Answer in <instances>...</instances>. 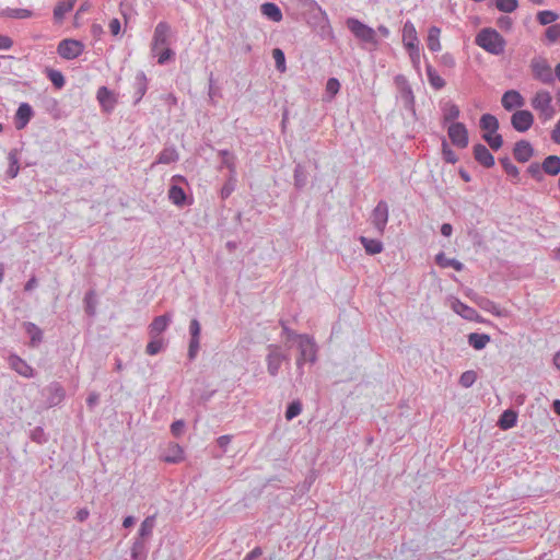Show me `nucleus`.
I'll return each mask as SVG.
<instances>
[{"instance_id":"nucleus-12","label":"nucleus","mask_w":560,"mask_h":560,"mask_svg":"<svg viewBox=\"0 0 560 560\" xmlns=\"http://www.w3.org/2000/svg\"><path fill=\"white\" fill-rule=\"evenodd\" d=\"M472 154L475 160L483 167L490 168L495 163L494 156L491 154L489 149L482 143H477L472 147Z\"/></svg>"},{"instance_id":"nucleus-2","label":"nucleus","mask_w":560,"mask_h":560,"mask_svg":"<svg viewBox=\"0 0 560 560\" xmlns=\"http://www.w3.org/2000/svg\"><path fill=\"white\" fill-rule=\"evenodd\" d=\"M346 26L359 42L371 45L374 48L378 46L376 31L361 22L359 19L348 18L346 20Z\"/></svg>"},{"instance_id":"nucleus-61","label":"nucleus","mask_w":560,"mask_h":560,"mask_svg":"<svg viewBox=\"0 0 560 560\" xmlns=\"http://www.w3.org/2000/svg\"><path fill=\"white\" fill-rule=\"evenodd\" d=\"M546 37L551 43L556 42L560 37V24L550 25L546 30Z\"/></svg>"},{"instance_id":"nucleus-34","label":"nucleus","mask_w":560,"mask_h":560,"mask_svg":"<svg viewBox=\"0 0 560 560\" xmlns=\"http://www.w3.org/2000/svg\"><path fill=\"white\" fill-rule=\"evenodd\" d=\"M516 420L517 413L512 409H508L500 416L498 424L502 430H508L516 424Z\"/></svg>"},{"instance_id":"nucleus-51","label":"nucleus","mask_w":560,"mask_h":560,"mask_svg":"<svg viewBox=\"0 0 560 560\" xmlns=\"http://www.w3.org/2000/svg\"><path fill=\"white\" fill-rule=\"evenodd\" d=\"M163 346L164 341L162 338H151V341L145 347V352L149 355H155L163 349Z\"/></svg>"},{"instance_id":"nucleus-28","label":"nucleus","mask_w":560,"mask_h":560,"mask_svg":"<svg viewBox=\"0 0 560 560\" xmlns=\"http://www.w3.org/2000/svg\"><path fill=\"white\" fill-rule=\"evenodd\" d=\"M261 13L272 22H280L282 20V12L280 8L273 2L262 3L260 7Z\"/></svg>"},{"instance_id":"nucleus-36","label":"nucleus","mask_w":560,"mask_h":560,"mask_svg":"<svg viewBox=\"0 0 560 560\" xmlns=\"http://www.w3.org/2000/svg\"><path fill=\"white\" fill-rule=\"evenodd\" d=\"M440 33L441 30L438 26H431L429 28L427 45L431 51H439L441 49Z\"/></svg>"},{"instance_id":"nucleus-5","label":"nucleus","mask_w":560,"mask_h":560,"mask_svg":"<svg viewBox=\"0 0 560 560\" xmlns=\"http://www.w3.org/2000/svg\"><path fill=\"white\" fill-rule=\"evenodd\" d=\"M84 50V45L77 39H62L57 47L58 55L67 60L78 58Z\"/></svg>"},{"instance_id":"nucleus-37","label":"nucleus","mask_w":560,"mask_h":560,"mask_svg":"<svg viewBox=\"0 0 560 560\" xmlns=\"http://www.w3.org/2000/svg\"><path fill=\"white\" fill-rule=\"evenodd\" d=\"M435 261L439 266L443 268L452 267L456 271H462L464 269V265L459 260L454 258H447L443 252L439 253L435 256Z\"/></svg>"},{"instance_id":"nucleus-18","label":"nucleus","mask_w":560,"mask_h":560,"mask_svg":"<svg viewBox=\"0 0 560 560\" xmlns=\"http://www.w3.org/2000/svg\"><path fill=\"white\" fill-rule=\"evenodd\" d=\"M171 27L166 22H159L154 30L152 50L155 51L160 46L167 45V38Z\"/></svg>"},{"instance_id":"nucleus-39","label":"nucleus","mask_w":560,"mask_h":560,"mask_svg":"<svg viewBox=\"0 0 560 560\" xmlns=\"http://www.w3.org/2000/svg\"><path fill=\"white\" fill-rule=\"evenodd\" d=\"M219 155L221 156L220 167H226L230 174H236L235 155L229 150H220Z\"/></svg>"},{"instance_id":"nucleus-27","label":"nucleus","mask_w":560,"mask_h":560,"mask_svg":"<svg viewBox=\"0 0 560 560\" xmlns=\"http://www.w3.org/2000/svg\"><path fill=\"white\" fill-rule=\"evenodd\" d=\"M77 0H60L54 9V19L56 22H61L65 15L70 12Z\"/></svg>"},{"instance_id":"nucleus-50","label":"nucleus","mask_w":560,"mask_h":560,"mask_svg":"<svg viewBox=\"0 0 560 560\" xmlns=\"http://www.w3.org/2000/svg\"><path fill=\"white\" fill-rule=\"evenodd\" d=\"M559 15L550 10L540 11L537 14V20L541 25H548L557 21Z\"/></svg>"},{"instance_id":"nucleus-4","label":"nucleus","mask_w":560,"mask_h":560,"mask_svg":"<svg viewBox=\"0 0 560 560\" xmlns=\"http://www.w3.org/2000/svg\"><path fill=\"white\" fill-rule=\"evenodd\" d=\"M284 361H289V357L281 351L280 346L269 345L268 354L266 357L268 373L271 376H277L280 371L281 364Z\"/></svg>"},{"instance_id":"nucleus-42","label":"nucleus","mask_w":560,"mask_h":560,"mask_svg":"<svg viewBox=\"0 0 560 560\" xmlns=\"http://www.w3.org/2000/svg\"><path fill=\"white\" fill-rule=\"evenodd\" d=\"M84 311L89 316H94L96 314V294L94 290H90L85 293L84 296Z\"/></svg>"},{"instance_id":"nucleus-30","label":"nucleus","mask_w":560,"mask_h":560,"mask_svg":"<svg viewBox=\"0 0 560 560\" xmlns=\"http://www.w3.org/2000/svg\"><path fill=\"white\" fill-rule=\"evenodd\" d=\"M488 334L471 332L468 335V345L475 350H482L490 342Z\"/></svg>"},{"instance_id":"nucleus-43","label":"nucleus","mask_w":560,"mask_h":560,"mask_svg":"<svg viewBox=\"0 0 560 560\" xmlns=\"http://www.w3.org/2000/svg\"><path fill=\"white\" fill-rule=\"evenodd\" d=\"M8 160H9V167L7 170V176L9 178H15L20 171L19 158H18L16 150H12L9 152Z\"/></svg>"},{"instance_id":"nucleus-33","label":"nucleus","mask_w":560,"mask_h":560,"mask_svg":"<svg viewBox=\"0 0 560 560\" xmlns=\"http://www.w3.org/2000/svg\"><path fill=\"white\" fill-rule=\"evenodd\" d=\"M443 110V121L446 122H456L455 120L459 117L460 110L459 107L452 103L447 102L442 107Z\"/></svg>"},{"instance_id":"nucleus-1","label":"nucleus","mask_w":560,"mask_h":560,"mask_svg":"<svg viewBox=\"0 0 560 560\" xmlns=\"http://www.w3.org/2000/svg\"><path fill=\"white\" fill-rule=\"evenodd\" d=\"M476 45L485 49L487 52L499 56L505 50L506 40L495 30L491 27L482 28L475 38Z\"/></svg>"},{"instance_id":"nucleus-58","label":"nucleus","mask_w":560,"mask_h":560,"mask_svg":"<svg viewBox=\"0 0 560 560\" xmlns=\"http://www.w3.org/2000/svg\"><path fill=\"white\" fill-rule=\"evenodd\" d=\"M208 95H209V101L212 104H215L214 98L217 96H221L219 88L215 86V81H214L212 72L209 75V91H208Z\"/></svg>"},{"instance_id":"nucleus-26","label":"nucleus","mask_w":560,"mask_h":560,"mask_svg":"<svg viewBox=\"0 0 560 560\" xmlns=\"http://www.w3.org/2000/svg\"><path fill=\"white\" fill-rule=\"evenodd\" d=\"M168 199L177 207H184L187 203V195L178 185H172L170 187Z\"/></svg>"},{"instance_id":"nucleus-32","label":"nucleus","mask_w":560,"mask_h":560,"mask_svg":"<svg viewBox=\"0 0 560 560\" xmlns=\"http://www.w3.org/2000/svg\"><path fill=\"white\" fill-rule=\"evenodd\" d=\"M480 128L486 133H495L499 129V120L492 114H483L480 118Z\"/></svg>"},{"instance_id":"nucleus-19","label":"nucleus","mask_w":560,"mask_h":560,"mask_svg":"<svg viewBox=\"0 0 560 560\" xmlns=\"http://www.w3.org/2000/svg\"><path fill=\"white\" fill-rule=\"evenodd\" d=\"M161 459L168 464H177L184 459V450L177 443H170Z\"/></svg>"},{"instance_id":"nucleus-48","label":"nucleus","mask_w":560,"mask_h":560,"mask_svg":"<svg viewBox=\"0 0 560 560\" xmlns=\"http://www.w3.org/2000/svg\"><path fill=\"white\" fill-rule=\"evenodd\" d=\"M518 7L517 0H497L495 8L504 13H511L515 11Z\"/></svg>"},{"instance_id":"nucleus-35","label":"nucleus","mask_w":560,"mask_h":560,"mask_svg":"<svg viewBox=\"0 0 560 560\" xmlns=\"http://www.w3.org/2000/svg\"><path fill=\"white\" fill-rule=\"evenodd\" d=\"M425 71L429 83L434 90H441L445 86V80L439 75L436 70L430 63H427Z\"/></svg>"},{"instance_id":"nucleus-63","label":"nucleus","mask_w":560,"mask_h":560,"mask_svg":"<svg viewBox=\"0 0 560 560\" xmlns=\"http://www.w3.org/2000/svg\"><path fill=\"white\" fill-rule=\"evenodd\" d=\"M31 439L36 442V443H45L47 441L46 436H45V432L43 430V428L40 427H36L32 432H31Z\"/></svg>"},{"instance_id":"nucleus-47","label":"nucleus","mask_w":560,"mask_h":560,"mask_svg":"<svg viewBox=\"0 0 560 560\" xmlns=\"http://www.w3.org/2000/svg\"><path fill=\"white\" fill-rule=\"evenodd\" d=\"M1 15L13 18V19H28L32 16V11L27 9H5L1 12Z\"/></svg>"},{"instance_id":"nucleus-29","label":"nucleus","mask_w":560,"mask_h":560,"mask_svg":"<svg viewBox=\"0 0 560 560\" xmlns=\"http://www.w3.org/2000/svg\"><path fill=\"white\" fill-rule=\"evenodd\" d=\"M179 159L178 152L174 147L164 148L158 155L156 164H171Z\"/></svg>"},{"instance_id":"nucleus-38","label":"nucleus","mask_w":560,"mask_h":560,"mask_svg":"<svg viewBox=\"0 0 560 560\" xmlns=\"http://www.w3.org/2000/svg\"><path fill=\"white\" fill-rule=\"evenodd\" d=\"M24 327L26 332L30 335L31 338V346L35 347L43 340V331L42 329L35 325L34 323L26 322L24 323Z\"/></svg>"},{"instance_id":"nucleus-17","label":"nucleus","mask_w":560,"mask_h":560,"mask_svg":"<svg viewBox=\"0 0 560 560\" xmlns=\"http://www.w3.org/2000/svg\"><path fill=\"white\" fill-rule=\"evenodd\" d=\"M402 43L407 50L419 47V39H418L417 31H416L413 23L410 21H407L404 24Z\"/></svg>"},{"instance_id":"nucleus-24","label":"nucleus","mask_w":560,"mask_h":560,"mask_svg":"<svg viewBox=\"0 0 560 560\" xmlns=\"http://www.w3.org/2000/svg\"><path fill=\"white\" fill-rule=\"evenodd\" d=\"M452 308L454 310V312H456L458 315H460L465 319L474 320L478 317V313L475 308L466 305L458 299H456L452 303Z\"/></svg>"},{"instance_id":"nucleus-3","label":"nucleus","mask_w":560,"mask_h":560,"mask_svg":"<svg viewBox=\"0 0 560 560\" xmlns=\"http://www.w3.org/2000/svg\"><path fill=\"white\" fill-rule=\"evenodd\" d=\"M533 78L544 84H553L555 75L548 60L544 57H535L530 60Z\"/></svg>"},{"instance_id":"nucleus-15","label":"nucleus","mask_w":560,"mask_h":560,"mask_svg":"<svg viewBox=\"0 0 560 560\" xmlns=\"http://www.w3.org/2000/svg\"><path fill=\"white\" fill-rule=\"evenodd\" d=\"M501 104L505 110H513L514 108L523 107L525 100L518 91L509 90L503 94Z\"/></svg>"},{"instance_id":"nucleus-8","label":"nucleus","mask_w":560,"mask_h":560,"mask_svg":"<svg viewBox=\"0 0 560 560\" xmlns=\"http://www.w3.org/2000/svg\"><path fill=\"white\" fill-rule=\"evenodd\" d=\"M533 124L534 115L527 109L516 110L511 117V125L518 132L527 131Z\"/></svg>"},{"instance_id":"nucleus-20","label":"nucleus","mask_w":560,"mask_h":560,"mask_svg":"<svg viewBox=\"0 0 560 560\" xmlns=\"http://www.w3.org/2000/svg\"><path fill=\"white\" fill-rule=\"evenodd\" d=\"M396 80L402 81V86L400 89V96H401V100L404 101L405 108L415 113L416 112L415 95H413L411 86L408 84V82L406 81V79L402 75H398L396 78Z\"/></svg>"},{"instance_id":"nucleus-6","label":"nucleus","mask_w":560,"mask_h":560,"mask_svg":"<svg viewBox=\"0 0 560 560\" xmlns=\"http://www.w3.org/2000/svg\"><path fill=\"white\" fill-rule=\"evenodd\" d=\"M447 135L455 147L465 149L468 145V130L463 122H452L448 126Z\"/></svg>"},{"instance_id":"nucleus-31","label":"nucleus","mask_w":560,"mask_h":560,"mask_svg":"<svg viewBox=\"0 0 560 560\" xmlns=\"http://www.w3.org/2000/svg\"><path fill=\"white\" fill-rule=\"evenodd\" d=\"M155 521H156L155 515L147 516L140 525V528L138 532V537L145 539V540L148 538H150L152 536L153 529L155 527Z\"/></svg>"},{"instance_id":"nucleus-21","label":"nucleus","mask_w":560,"mask_h":560,"mask_svg":"<svg viewBox=\"0 0 560 560\" xmlns=\"http://www.w3.org/2000/svg\"><path fill=\"white\" fill-rule=\"evenodd\" d=\"M96 97L104 110L110 112L115 107V104H116L115 95L106 86H101L97 90Z\"/></svg>"},{"instance_id":"nucleus-46","label":"nucleus","mask_w":560,"mask_h":560,"mask_svg":"<svg viewBox=\"0 0 560 560\" xmlns=\"http://www.w3.org/2000/svg\"><path fill=\"white\" fill-rule=\"evenodd\" d=\"M482 139L488 143V145L498 151L503 145V138L500 133H483Z\"/></svg>"},{"instance_id":"nucleus-55","label":"nucleus","mask_w":560,"mask_h":560,"mask_svg":"<svg viewBox=\"0 0 560 560\" xmlns=\"http://www.w3.org/2000/svg\"><path fill=\"white\" fill-rule=\"evenodd\" d=\"M526 172L536 180L541 182L544 179V171L541 164L538 162H533L528 165Z\"/></svg>"},{"instance_id":"nucleus-41","label":"nucleus","mask_w":560,"mask_h":560,"mask_svg":"<svg viewBox=\"0 0 560 560\" xmlns=\"http://www.w3.org/2000/svg\"><path fill=\"white\" fill-rule=\"evenodd\" d=\"M294 187L299 190L303 189L307 184V172L301 164H296L294 168Z\"/></svg>"},{"instance_id":"nucleus-23","label":"nucleus","mask_w":560,"mask_h":560,"mask_svg":"<svg viewBox=\"0 0 560 560\" xmlns=\"http://www.w3.org/2000/svg\"><path fill=\"white\" fill-rule=\"evenodd\" d=\"M552 103V96L548 91L540 90L530 100V105L535 110L544 109Z\"/></svg>"},{"instance_id":"nucleus-16","label":"nucleus","mask_w":560,"mask_h":560,"mask_svg":"<svg viewBox=\"0 0 560 560\" xmlns=\"http://www.w3.org/2000/svg\"><path fill=\"white\" fill-rule=\"evenodd\" d=\"M34 115L33 108L28 103L20 104L14 118L15 128L24 129Z\"/></svg>"},{"instance_id":"nucleus-59","label":"nucleus","mask_w":560,"mask_h":560,"mask_svg":"<svg viewBox=\"0 0 560 560\" xmlns=\"http://www.w3.org/2000/svg\"><path fill=\"white\" fill-rule=\"evenodd\" d=\"M200 347V338H190L189 347H188V359L190 361L195 360Z\"/></svg>"},{"instance_id":"nucleus-54","label":"nucleus","mask_w":560,"mask_h":560,"mask_svg":"<svg viewBox=\"0 0 560 560\" xmlns=\"http://www.w3.org/2000/svg\"><path fill=\"white\" fill-rule=\"evenodd\" d=\"M442 154L447 163L455 164L458 161L456 153L450 148L445 139L442 141Z\"/></svg>"},{"instance_id":"nucleus-40","label":"nucleus","mask_w":560,"mask_h":560,"mask_svg":"<svg viewBox=\"0 0 560 560\" xmlns=\"http://www.w3.org/2000/svg\"><path fill=\"white\" fill-rule=\"evenodd\" d=\"M360 242L363 245L365 252L370 255L380 254L383 250V244L378 240L361 236Z\"/></svg>"},{"instance_id":"nucleus-22","label":"nucleus","mask_w":560,"mask_h":560,"mask_svg":"<svg viewBox=\"0 0 560 560\" xmlns=\"http://www.w3.org/2000/svg\"><path fill=\"white\" fill-rule=\"evenodd\" d=\"M133 89H135V102L133 103L138 104L142 100V97L144 96V94L147 93V90H148V80H147V75L144 74L143 71H139L136 74Z\"/></svg>"},{"instance_id":"nucleus-49","label":"nucleus","mask_w":560,"mask_h":560,"mask_svg":"<svg viewBox=\"0 0 560 560\" xmlns=\"http://www.w3.org/2000/svg\"><path fill=\"white\" fill-rule=\"evenodd\" d=\"M302 412V404L300 400H293L290 402L285 410V419L291 421Z\"/></svg>"},{"instance_id":"nucleus-53","label":"nucleus","mask_w":560,"mask_h":560,"mask_svg":"<svg viewBox=\"0 0 560 560\" xmlns=\"http://www.w3.org/2000/svg\"><path fill=\"white\" fill-rule=\"evenodd\" d=\"M477 381V373L475 371H466L459 377V385L469 388Z\"/></svg>"},{"instance_id":"nucleus-25","label":"nucleus","mask_w":560,"mask_h":560,"mask_svg":"<svg viewBox=\"0 0 560 560\" xmlns=\"http://www.w3.org/2000/svg\"><path fill=\"white\" fill-rule=\"evenodd\" d=\"M544 173L556 176L560 173V156L548 155L541 163Z\"/></svg>"},{"instance_id":"nucleus-56","label":"nucleus","mask_w":560,"mask_h":560,"mask_svg":"<svg viewBox=\"0 0 560 560\" xmlns=\"http://www.w3.org/2000/svg\"><path fill=\"white\" fill-rule=\"evenodd\" d=\"M145 553V539L137 537L131 547V556L132 558H138L139 556H144Z\"/></svg>"},{"instance_id":"nucleus-60","label":"nucleus","mask_w":560,"mask_h":560,"mask_svg":"<svg viewBox=\"0 0 560 560\" xmlns=\"http://www.w3.org/2000/svg\"><path fill=\"white\" fill-rule=\"evenodd\" d=\"M185 427H186V423L184 420L179 419V420H175L172 424H171V433L175 436V438H179L183 435L184 433V430H185Z\"/></svg>"},{"instance_id":"nucleus-9","label":"nucleus","mask_w":560,"mask_h":560,"mask_svg":"<svg viewBox=\"0 0 560 560\" xmlns=\"http://www.w3.org/2000/svg\"><path fill=\"white\" fill-rule=\"evenodd\" d=\"M47 407L58 406L66 396L63 386L58 382L50 383L45 389Z\"/></svg>"},{"instance_id":"nucleus-13","label":"nucleus","mask_w":560,"mask_h":560,"mask_svg":"<svg viewBox=\"0 0 560 560\" xmlns=\"http://www.w3.org/2000/svg\"><path fill=\"white\" fill-rule=\"evenodd\" d=\"M9 365L18 374L31 378L34 376V369L18 354H10L8 358Z\"/></svg>"},{"instance_id":"nucleus-62","label":"nucleus","mask_w":560,"mask_h":560,"mask_svg":"<svg viewBox=\"0 0 560 560\" xmlns=\"http://www.w3.org/2000/svg\"><path fill=\"white\" fill-rule=\"evenodd\" d=\"M407 51L409 54V57H410V60H411V63H412L413 68L417 71H420V48L417 47V48H413V49H408Z\"/></svg>"},{"instance_id":"nucleus-11","label":"nucleus","mask_w":560,"mask_h":560,"mask_svg":"<svg viewBox=\"0 0 560 560\" xmlns=\"http://www.w3.org/2000/svg\"><path fill=\"white\" fill-rule=\"evenodd\" d=\"M534 148L527 140H518L513 148V156L518 163H526L534 156Z\"/></svg>"},{"instance_id":"nucleus-44","label":"nucleus","mask_w":560,"mask_h":560,"mask_svg":"<svg viewBox=\"0 0 560 560\" xmlns=\"http://www.w3.org/2000/svg\"><path fill=\"white\" fill-rule=\"evenodd\" d=\"M500 164L502 165L504 172L511 176L512 178L518 180L520 179V170L515 166L509 156H504L499 159Z\"/></svg>"},{"instance_id":"nucleus-7","label":"nucleus","mask_w":560,"mask_h":560,"mask_svg":"<svg viewBox=\"0 0 560 560\" xmlns=\"http://www.w3.org/2000/svg\"><path fill=\"white\" fill-rule=\"evenodd\" d=\"M388 205L380 200L371 214V222L380 234H383L388 222Z\"/></svg>"},{"instance_id":"nucleus-57","label":"nucleus","mask_w":560,"mask_h":560,"mask_svg":"<svg viewBox=\"0 0 560 560\" xmlns=\"http://www.w3.org/2000/svg\"><path fill=\"white\" fill-rule=\"evenodd\" d=\"M272 56H273V59H275V62H276V68L280 72H284L285 71V56H284V52L280 48H275L272 50Z\"/></svg>"},{"instance_id":"nucleus-64","label":"nucleus","mask_w":560,"mask_h":560,"mask_svg":"<svg viewBox=\"0 0 560 560\" xmlns=\"http://www.w3.org/2000/svg\"><path fill=\"white\" fill-rule=\"evenodd\" d=\"M340 89V83L336 78L328 79L326 90L329 94L336 95Z\"/></svg>"},{"instance_id":"nucleus-10","label":"nucleus","mask_w":560,"mask_h":560,"mask_svg":"<svg viewBox=\"0 0 560 560\" xmlns=\"http://www.w3.org/2000/svg\"><path fill=\"white\" fill-rule=\"evenodd\" d=\"M299 350L300 354L307 359L308 362L314 363L317 359V348L314 339L308 335L299 336Z\"/></svg>"},{"instance_id":"nucleus-52","label":"nucleus","mask_w":560,"mask_h":560,"mask_svg":"<svg viewBox=\"0 0 560 560\" xmlns=\"http://www.w3.org/2000/svg\"><path fill=\"white\" fill-rule=\"evenodd\" d=\"M47 77L55 88L61 89L65 85V77L58 70L47 69Z\"/></svg>"},{"instance_id":"nucleus-14","label":"nucleus","mask_w":560,"mask_h":560,"mask_svg":"<svg viewBox=\"0 0 560 560\" xmlns=\"http://www.w3.org/2000/svg\"><path fill=\"white\" fill-rule=\"evenodd\" d=\"M172 322V314L165 313L163 315L156 316L152 323L149 325V336L151 338L159 337L162 332H164L168 325Z\"/></svg>"},{"instance_id":"nucleus-45","label":"nucleus","mask_w":560,"mask_h":560,"mask_svg":"<svg viewBox=\"0 0 560 560\" xmlns=\"http://www.w3.org/2000/svg\"><path fill=\"white\" fill-rule=\"evenodd\" d=\"M236 182H237L236 174H229L228 180L222 186L221 191H220V196L222 199H226L231 196V194L236 188Z\"/></svg>"}]
</instances>
